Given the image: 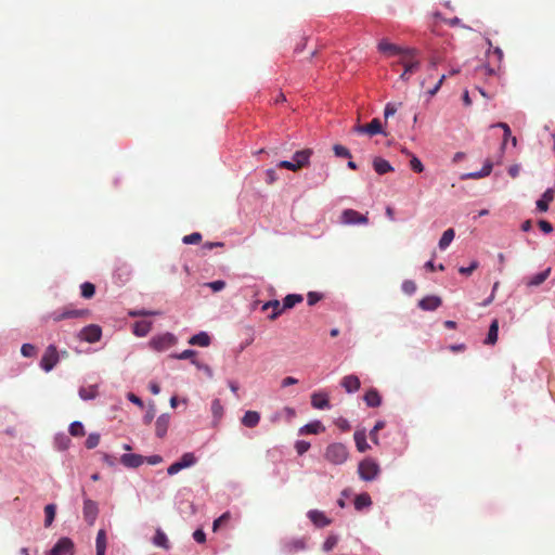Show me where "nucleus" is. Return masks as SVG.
<instances>
[{
  "label": "nucleus",
  "mask_w": 555,
  "mask_h": 555,
  "mask_svg": "<svg viewBox=\"0 0 555 555\" xmlns=\"http://www.w3.org/2000/svg\"><path fill=\"white\" fill-rule=\"evenodd\" d=\"M211 413L216 420H220L223 415V406L219 399H215L211 402Z\"/></svg>",
  "instance_id": "44"
},
{
  "label": "nucleus",
  "mask_w": 555,
  "mask_h": 555,
  "mask_svg": "<svg viewBox=\"0 0 555 555\" xmlns=\"http://www.w3.org/2000/svg\"><path fill=\"white\" fill-rule=\"evenodd\" d=\"M501 68H499L498 65L495 67H492L490 63L482 64L475 69L476 76L480 78L499 76Z\"/></svg>",
  "instance_id": "22"
},
{
  "label": "nucleus",
  "mask_w": 555,
  "mask_h": 555,
  "mask_svg": "<svg viewBox=\"0 0 555 555\" xmlns=\"http://www.w3.org/2000/svg\"><path fill=\"white\" fill-rule=\"evenodd\" d=\"M442 304V300L438 296H426L418 301V307L424 311H435Z\"/></svg>",
  "instance_id": "15"
},
{
  "label": "nucleus",
  "mask_w": 555,
  "mask_h": 555,
  "mask_svg": "<svg viewBox=\"0 0 555 555\" xmlns=\"http://www.w3.org/2000/svg\"><path fill=\"white\" fill-rule=\"evenodd\" d=\"M372 504L371 496L367 493H361L354 499V507L358 511H361L364 507H367Z\"/></svg>",
  "instance_id": "38"
},
{
  "label": "nucleus",
  "mask_w": 555,
  "mask_h": 555,
  "mask_svg": "<svg viewBox=\"0 0 555 555\" xmlns=\"http://www.w3.org/2000/svg\"><path fill=\"white\" fill-rule=\"evenodd\" d=\"M488 50L486 52L487 56L490 57L491 55L495 59V64L501 68L503 60H504V53L499 47H493L492 41L490 39H487Z\"/></svg>",
  "instance_id": "24"
},
{
  "label": "nucleus",
  "mask_w": 555,
  "mask_h": 555,
  "mask_svg": "<svg viewBox=\"0 0 555 555\" xmlns=\"http://www.w3.org/2000/svg\"><path fill=\"white\" fill-rule=\"evenodd\" d=\"M270 308L272 309V313L269 315L270 320H275L279 315H281L285 311L283 305L281 306L280 301L276 299L267 301L262 306L263 311H266Z\"/></svg>",
  "instance_id": "25"
},
{
  "label": "nucleus",
  "mask_w": 555,
  "mask_h": 555,
  "mask_svg": "<svg viewBox=\"0 0 555 555\" xmlns=\"http://www.w3.org/2000/svg\"><path fill=\"white\" fill-rule=\"evenodd\" d=\"M498 333H499V321L494 319L489 327V332L487 338L485 339L486 345H494L498 341Z\"/></svg>",
  "instance_id": "32"
},
{
  "label": "nucleus",
  "mask_w": 555,
  "mask_h": 555,
  "mask_svg": "<svg viewBox=\"0 0 555 555\" xmlns=\"http://www.w3.org/2000/svg\"><path fill=\"white\" fill-rule=\"evenodd\" d=\"M189 344L193 346L207 347L210 344V337L207 333L201 332L196 335H193L190 338Z\"/></svg>",
  "instance_id": "31"
},
{
  "label": "nucleus",
  "mask_w": 555,
  "mask_h": 555,
  "mask_svg": "<svg viewBox=\"0 0 555 555\" xmlns=\"http://www.w3.org/2000/svg\"><path fill=\"white\" fill-rule=\"evenodd\" d=\"M81 296L86 299H90L95 294V286L90 282H85L80 285Z\"/></svg>",
  "instance_id": "41"
},
{
  "label": "nucleus",
  "mask_w": 555,
  "mask_h": 555,
  "mask_svg": "<svg viewBox=\"0 0 555 555\" xmlns=\"http://www.w3.org/2000/svg\"><path fill=\"white\" fill-rule=\"evenodd\" d=\"M410 166L415 172H422L424 170L422 162L415 156H413L410 160Z\"/></svg>",
  "instance_id": "59"
},
{
  "label": "nucleus",
  "mask_w": 555,
  "mask_h": 555,
  "mask_svg": "<svg viewBox=\"0 0 555 555\" xmlns=\"http://www.w3.org/2000/svg\"><path fill=\"white\" fill-rule=\"evenodd\" d=\"M446 77H447L446 75H442V76L439 78V80L437 81V83L434 86V88H431V89H429V90L427 91V93L429 94V96H434V95L439 91V89L441 88V86H442V83H443V81H444Z\"/></svg>",
  "instance_id": "62"
},
{
  "label": "nucleus",
  "mask_w": 555,
  "mask_h": 555,
  "mask_svg": "<svg viewBox=\"0 0 555 555\" xmlns=\"http://www.w3.org/2000/svg\"><path fill=\"white\" fill-rule=\"evenodd\" d=\"M170 416L169 414H162L155 424V433L158 438L165 437L169 427Z\"/></svg>",
  "instance_id": "23"
},
{
  "label": "nucleus",
  "mask_w": 555,
  "mask_h": 555,
  "mask_svg": "<svg viewBox=\"0 0 555 555\" xmlns=\"http://www.w3.org/2000/svg\"><path fill=\"white\" fill-rule=\"evenodd\" d=\"M312 154H313V151L311 149H304V150L297 151L293 155V160L298 166V169H301L309 165L310 157Z\"/></svg>",
  "instance_id": "19"
},
{
  "label": "nucleus",
  "mask_w": 555,
  "mask_h": 555,
  "mask_svg": "<svg viewBox=\"0 0 555 555\" xmlns=\"http://www.w3.org/2000/svg\"><path fill=\"white\" fill-rule=\"evenodd\" d=\"M202 240V235L201 233L198 232H194L192 234H189V235H185L183 238H182V242L184 244H197L199 243Z\"/></svg>",
  "instance_id": "50"
},
{
  "label": "nucleus",
  "mask_w": 555,
  "mask_h": 555,
  "mask_svg": "<svg viewBox=\"0 0 555 555\" xmlns=\"http://www.w3.org/2000/svg\"><path fill=\"white\" fill-rule=\"evenodd\" d=\"M348 450L345 444L335 442L326 447L324 457L334 465H341L348 459Z\"/></svg>",
  "instance_id": "2"
},
{
  "label": "nucleus",
  "mask_w": 555,
  "mask_h": 555,
  "mask_svg": "<svg viewBox=\"0 0 555 555\" xmlns=\"http://www.w3.org/2000/svg\"><path fill=\"white\" fill-rule=\"evenodd\" d=\"M82 513H83L85 520L90 526H93L96 520L98 514H99V507H98L96 502H94L90 499H85Z\"/></svg>",
  "instance_id": "11"
},
{
  "label": "nucleus",
  "mask_w": 555,
  "mask_h": 555,
  "mask_svg": "<svg viewBox=\"0 0 555 555\" xmlns=\"http://www.w3.org/2000/svg\"><path fill=\"white\" fill-rule=\"evenodd\" d=\"M385 427V422L384 421H378L375 426L373 427V429L370 431V438L371 440L377 444L378 443V431L382 430L383 428Z\"/></svg>",
  "instance_id": "45"
},
{
  "label": "nucleus",
  "mask_w": 555,
  "mask_h": 555,
  "mask_svg": "<svg viewBox=\"0 0 555 555\" xmlns=\"http://www.w3.org/2000/svg\"><path fill=\"white\" fill-rule=\"evenodd\" d=\"M373 167L378 175H385L387 172L393 171L390 163L382 157H375L373 159Z\"/></svg>",
  "instance_id": "29"
},
{
  "label": "nucleus",
  "mask_w": 555,
  "mask_h": 555,
  "mask_svg": "<svg viewBox=\"0 0 555 555\" xmlns=\"http://www.w3.org/2000/svg\"><path fill=\"white\" fill-rule=\"evenodd\" d=\"M153 543L158 546V547H163L165 550H168L170 547L169 545V541H168V538L166 535V533L160 530V529H157L156 530V533L153 538Z\"/></svg>",
  "instance_id": "35"
},
{
  "label": "nucleus",
  "mask_w": 555,
  "mask_h": 555,
  "mask_svg": "<svg viewBox=\"0 0 555 555\" xmlns=\"http://www.w3.org/2000/svg\"><path fill=\"white\" fill-rule=\"evenodd\" d=\"M340 222L346 225L367 224L369 218L354 209H345L340 215Z\"/></svg>",
  "instance_id": "7"
},
{
  "label": "nucleus",
  "mask_w": 555,
  "mask_h": 555,
  "mask_svg": "<svg viewBox=\"0 0 555 555\" xmlns=\"http://www.w3.org/2000/svg\"><path fill=\"white\" fill-rule=\"evenodd\" d=\"M120 462L130 468H137L139 467V455L137 454H124L120 457Z\"/></svg>",
  "instance_id": "39"
},
{
  "label": "nucleus",
  "mask_w": 555,
  "mask_h": 555,
  "mask_svg": "<svg viewBox=\"0 0 555 555\" xmlns=\"http://www.w3.org/2000/svg\"><path fill=\"white\" fill-rule=\"evenodd\" d=\"M195 456L193 453H184L180 461L172 463L167 472L169 475H175L179 473L181 469L192 466L195 463Z\"/></svg>",
  "instance_id": "12"
},
{
  "label": "nucleus",
  "mask_w": 555,
  "mask_h": 555,
  "mask_svg": "<svg viewBox=\"0 0 555 555\" xmlns=\"http://www.w3.org/2000/svg\"><path fill=\"white\" fill-rule=\"evenodd\" d=\"M353 438L359 452H365L371 448L366 442V434L364 430H357L353 435Z\"/></svg>",
  "instance_id": "30"
},
{
  "label": "nucleus",
  "mask_w": 555,
  "mask_h": 555,
  "mask_svg": "<svg viewBox=\"0 0 555 555\" xmlns=\"http://www.w3.org/2000/svg\"><path fill=\"white\" fill-rule=\"evenodd\" d=\"M338 542V538L334 534L327 537V539L323 543V551L330 552L332 551Z\"/></svg>",
  "instance_id": "46"
},
{
  "label": "nucleus",
  "mask_w": 555,
  "mask_h": 555,
  "mask_svg": "<svg viewBox=\"0 0 555 555\" xmlns=\"http://www.w3.org/2000/svg\"><path fill=\"white\" fill-rule=\"evenodd\" d=\"M195 356H196L195 350L188 349V350L182 351L179 354H173L172 357L176 359H180V360L191 359V361H192L193 359H195Z\"/></svg>",
  "instance_id": "55"
},
{
  "label": "nucleus",
  "mask_w": 555,
  "mask_h": 555,
  "mask_svg": "<svg viewBox=\"0 0 555 555\" xmlns=\"http://www.w3.org/2000/svg\"><path fill=\"white\" fill-rule=\"evenodd\" d=\"M323 298V295L317 292H309L307 295V301L309 306H314Z\"/></svg>",
  "instance_id": "53"
},
{
  "label": "nucleus",
  "mask_w": 555,
  "mask_h": 555,
  "mask_svg": "<svg viewBox=\"0 0 555 555\" xmlns=\"http://www.w3.org/2000/svg\"><path fill=\"white\" fill-rule=\"evenodd\" d=\"M100 442V435L99 434H90L86 440V448L87 449H94L95 447H98Z\"/></svg>",
  "instance_id": "47"
},
{
  "label": "nucleus",
  "mask_w": 555,
  "mask_h": 555,
  "mask_svg": "<svg viewBox=\"0 0 555 555\" xmlns=\"http://www.w3.org/2000/svg\"><path fill=\"white\" fill-rule=\"evenodd\" d=\"M69 434L74 437H82L85 436L86 431H85V427L82 425V423L76 421V422H73L70 425H69Z\"/></svg>",
  "instance_id": "43"
},
{
  "label": "nucleus",
  "mask_w": 555,
  "mask_h": 555,
  "mask_svg": "<svg viewBox=\"0 0 555 555\" xmlns=\"http://www.w3.org/2000/svg\"><path fill=\"white\" fill-rule=\"evenodd\" d=\"M554 196H555V191L554 189H547L542 197L537 202V208L540 210V211H547L548 209V204L554 199Z\"/></svg>",
  "instance_id": "26"
},
{
  "label": "nucleus",
  "mask_w": 555,
  "mask_h": 555,
  "mask_svg": "<svg viewBox=\"0 0 555 555\" xmlns=\"http://www.w3.org/2000/svg\"><path fill=\"white\" fill-rule=\"evenodd\" d=\"M397 64L402 65L404 68L403 73L400 75V79L404 81L409 80L410 75L414 74L420 68L421 62L418 59V51L416 49L409 48L404 51V54H402L399 61L392 64V66L395 67Z\"/></svg>",
  "instance_id": "1"
},
{
  "label": "nucleus",
  "mask_w": 555,
  "mask_h": 555,
  "mask_svg": "<svg viewBox=\"0 0 555 555\" xmlns=\"http://www.w3.org/2000/svg\"><path fill=\"white\" fill-rule=\"evenodd\" d=\"M354 131L358 133H365L371 137L383 133V126L378 118H374L371 122L366 125H357L354 127Z\"/></svg>",
  "instance_id": "13"
},
{
  "label": "nucleus",
  "mask_w": 555,
  "mask_h": 555,
  "mask_svg": "<svg viewBox=\"0 0 555 555\" xmlns=\"http://www.w3.org/2000/svg\"><path fill=\"white\" fill-rule=\"evenodd\" d=\"M340 385L345 388L347 392L352 393L360 389L361 383L357 375L350 374L343 377Z\"/></svg>",
  "instance_id": "21"
},
{
  "label": "nucleus",
  "mask_w": 555,
  "mask_h": 555,
  "mask_svg": "<svg viewBox=\"0 0 555 555\" xmlns=\"http://www.w3.org/2000/svg\"><path fill=\"white\" fill-rule=\"evenodd\" d=\"M402 291L408 294V295H412L415 293L416 291V284L414 281H411V280H405L403 283H402Z\"/></svg>",
  "instance_id": "52"
},
{
  "label": "nucleus",
  "mask_w": 555,
  "mask_h": 555,
  "mask_svg": "<svg viewBox=\"0 0 555 555\" xmlns=\"http://www.w3.org/2000/svg\"><path fill=\"white\" fill-rule=\"evenodd\" d=\"M78 337L90 344L96 343L102 337V328L96 324L87 325L79 332Z\"/></svg>",
  "instance_id": "9"
},
{
  "label": "nucleus",
  "mask_w": 555,
  "mask_h": 555,
  "mask_svg": "<svg viewBox=\"0 0 555 555\" xmlns=\"http://www.w3.org/2000/svg\"><path fill=\"white\" fill-rule=\"evenodd\" d=\"M209 288H211L214 292H220L225 287V282L222 280L209 282L205 284Z\"/></svg>",
  "instance_id": "57"
},
{
  "label": "nucleus",
  "mask_w": 555,
  "mask_h": 555,
  "mask_svg": "<svg viewBox=\"0 0 555 555\" xmlns=\"http://www.w3.org/2000/svg\"><path fill=\"white\" fill-rule=\"evenodd\" d=\"M333 151L337 157H351L349 150L340 144H335Z\"/></svg>",
  "instance_id": "49"
},
{
  "label": "nucleus",
  "mask_w": 555,
  "mask_h": 555,
  "mask_svg": "<svg viewBox=\"0 0 555 555\" xmlns=\"http://www.w3.org/2000/svg\"><path fill=\"white\" fill-rule=\"evenodd\" d=\"M309 448H310V443L305 440H299L295 444V449L299 455H302L304 453H306L309 450Z\"/></svg>",
  "instance_id": "56"
},
{
  "label": "nucleus",
  "mask_w": 555,
  "mask_h": 555,
  "mask_svg": "<svg viewBox=\"0 0 555 555\" xmlns=\"http://www.w3.org/2000/svg\"><path fill=\"white\" fill-rule=\"evenodd\" d=\"M96 555H105L106 550V532L104 529H100L95 540Z\"/></svg>",
  "instance_id": "33"
},
{
  "label": "nucleus",
  "mask_w": 555,
  "mask_h": 555,
  "mask_svg": "<svg viewBox=\"0 0 555 555\" xmlns=\"http://www.w3.org/2000/svg\"><path fill=\"white\" fill-rule=\"evenodd\" d=\"M454 236H455V232L453 229L450 228V229L446 230L439 240V244H438L439 248L442 250L447 249L450 246V244L452 243V241L454 240Z\"/></svg>",
  "instance_id": "34"
},
{
  "label": "nucleus",
  "mask_w": 555,
  "mask_h": 555,
  "mask_svg": "<svg viewBox=\"0 0 555 555\" xmlns=\"http://www.w3.org/2000/svg\"><path fill=\"white\" fill-rule=\"evenodd\" d=\"M55 511H56V507L54 504H48L44 507V515H46L44 526L46 527H50L52 525L54 517H55Z\"/></svg>",
  "instance_id": "42"
},
{
  "label": "nucleus",
  "mask_w": 555,
  "mask_h": 555,
  "mask_svg": "<svg viewBox=\"0 0 555 555\" xmlns=\"http://www.w3.org/2000/svg\"><path fill=\"white\" fill-rule=\"evenodd\" d=\"M477 268H478V262H477V261H473V262L470 263V266H469V267H467V268H466V267H461V268L459 269V272H460L461 274H464V275H469V274H472V273H473V271H475Z\"/></svg>",
  "instance_id": "60"
},
{
  "label": "nucleus",
  "mask_w": 555,
  "mask_h": 555,
  "mask_svg": "<svg viewBox=\"0 0 555 555\" xmlns=\"http://www.w3.org/2000/svg\"><path fill=\"white\" fill-rule=\"evenodd\" d=\"M551 271H552V268L548 267V268H546L542 272H539V273H537V274H534V275H532L530 278H526L525 279L526 286H528V287H535V286L541 285L550 276Z\"/></svg>",
  "instance_id": "20"
},
{
  "label": "nucleus",
  "mask_w": 555,
  "mask_h": 555,
  "mask_svg": "<svg viewBox=\"0 0 555 555\" xmlns=\"http://www.w3.org/2000/svg\"><path fill=\"white\" fill-rule=\"evenodd\" d=\"M496 127H500L503 129V134H504V140H503V143H502V149L505 147V144H506V141L508 138H511L512 135V131H511V128L505 122H499L498 125H495Z\"/></svg>",
  "instance_id": "54"
},
{
  "label": "nucleus",
  "mask_w": 555,
  "mask_h": 555,
  "mask_svg": "<svg viewBox=\"0 0 555 555\" xmlns=\"http://www.w3.org/2000/svg\"><path fill=\"white\" fill-rule=\"evenodd\" d=\"M308 538H299V539H293L284 543L283 550L288 553H297L299 551H304L307 546Z\"/></svg>",
  "instance_id": "17"
},
{
  "label": "nucleus",
  "mask_w": 555,
  "mask_h": 555,
  "mask_svg": "<svg viewBox=\"0 0 555 555\" xmlns=\"http://www.w3.org/2000/svg\"><path fill=\"white\" fill-rule=\"evenodd\" d=\"M60 356L54 345H49L41 358L40 367L44 372H50L57 364Z\"/></svg>",
  "instance_id": "5"
},
{
  "label": "nucleus",
  "mask_w": 555,
  "mask_h": 555,
  "mask_svg": "<svg viewBox=\"0 0 555 555\" xmlns=\"http://www.w3.org/2000/svg\"><path fill=\"white\" fill-rule=\"evenodd\" d=\"M308 518L318 528H324L331 525L332 520L321 511L311 509L307 514Z\"/></svg>",
  "instance_id": "14"
},
{
  "label": "nucleus",
  "mask_w": 555,
  "mask_h": 555,
  "mask_svg": "<svg viewBox=\"0 0 555 555\" xmlns=\"http://www.w3.org/2000/svg\"><path fill=\"white\" fill-rule=\"evenodd\" d=\"M98 395V390L95 386L81 387L79 389V396L82 400L94 399Z\"/></svg>",
  "instance_id": "40"
},
{
  "label": "nucleus",
  "mask_w": 555,
  "mask_h": 555,
  "mask_svg": "<svg viewBox=\"0 0 555 555\" xmlns=\"http://www.w3.org/2000/svg\"><path fill=\"white\" fill-rule=\"evenodd\" d=\"M363 399L370 408H377L382 403V397L375 388L366 391Z\"/></svg>",
  "instance_id": "27"
},
{
  "label": "nucleus",
  "mask_w": 555,
  "mask_h": 555,
  "mask_svg": "<svg viewBox=\"0 0 555 555\" xmlns=\"http://www.w3.org/2000/svg\"><path fill=\"white\" fill-rule=\"evenodd\" d=\"M163 461L162 456L159 455H152V456H146V457H143L141 455V464L143 462H146L149 463L150 465H156V464H159L160 462Z\"/></svg>",
  "instance_id": "61"
},
{
  "label": "nucleus",
  "mask_w": 555,
  "mask_h": 555,
  "mask_svg": "<svg viewBox=\"0 0 555 555\" xmlns=\"http://www.w3.org/2000/svg\"><path fill=\"white\" fill-rule=\"evenodd\" d=\"M193 539L197 543H204L206 541V534L202 529H197L193 532Z\"/></svg>",
  "instance_id": "63"
},
{
  "label": "nucleus",
  "mask_w": 555,
  "mask_h": 555,
  "mask_svg": "<svg viewBox=\"0 0 555 555\" xmlns=\"http://www.w3.org/2000/svg\"><path fill=\"white\" fill-rule=\"evenodd\" d=\"M311 405L319 410L330 409L328 395L323 391L313 392L311 395Z\"/></svg>",
  "instance_id": "16"
},
{
  "label": "nucleus",
  "mask_w": 555,
  "mask_h": 555,
  "mask_svg": "<svg viewBox=\"0 0 555 555\" xmlns=\"http://www.w3.org/2000/svg\"><path fill=\"white\" fill-rule=\"evenodd\" d=\"M278 167L279 168H283V169H288L291 171H298V166L293 162H289V160H281L279 164H278Z\"/></svg>",
  "instance_id": "58"
},
{
  "label": "nucleus",
  "mask_w": 555,
  "mask_h": 555,
  "mask_svg": "<svg viewBox=\"0 0 555 555\" xmlns=\"http://www.w3.org/2000/svg\"><path fill=\"white\" fill-rule=\"evenodd\" d=\"M230 513L229 512H225L223 513L219 518H217L214 524H212V530L214 531H217L218 528L224 524H227L229 520H230Z\"/></svg>",
  "instance_id": "48"
},
{
  "label": "nucleus",
  "mask_w": 555,
  "mask_h": 555,
  "mask_svg": "<svg viewBox=\"0 0 555 555\" xmlns=\"http://www.w3.org/2000/svg\"><path fill=\"white\" fill-rule=\"evenodd\" d=\"M304 300V297L299 294H289L283 300L284 310L292 309L297 304H300Z\"/></svg>",
  "instance_id": "37"
},
{
  "label": "nucleus",
  "mask_w": 555,
  "mask_h": 555,
  "mask_svg": "<svg viewBox=\"0 0 555 555\" xmlns=\"http://www.w3.org/2000/svg\"><path fill=\"white\" fill-rule=\"evenodd\" d=\"M89 314L90 311L88 309H74L72 307H64L51 312L49 318L54 322H60L66 319L87 318Z\"/></svg>",
  "instance_id": "4"
},
{
  "label": "nucleus",
  "mask_w": 555,
  "mask_h": 555,
  "mask_svg": "<svg viewBox=\"0 0 555 555\" xmlns=\"http://www.w3.org/2000/svg\"><path fill=\"white\" fill-rule=\"evenodd\" d=\"M539 228L544 232V233H551L553 231V225L551 222L546 221V220H540L539 221Z\"/></svg>",
  "instance_id": "64"
},
{
  "label": "nucleus",
  "mask_w": 555,
  "mask_h": 555,
  "mask_svg": "<svg viewBox=\"0 0 555 555\" xmlns=\"http://www.w3.org/2000/svg\"><path fill=\"white\" fill-rule=\"evenodd\" d=\"M21 352L26 358L34 357L36 354V347L31 344H24L21 348Z\"/></svg>",
  "instance_id": "51"
},
{
  "label": "nucleus",
  "mask_w": 555,
  "mask_h": 555,
  "mask_svg": "<svg viewBox=\"0 0 555 555\" xmlns=\"http://www.w3.org/2000/svg\"><path fill=\"white\" fill-rule=\"evenodd\" d=\"M358 474L364 481H372L380 474V467L376 460L366 457L359 463Z\"/></svg>",
  "instance_id": "3"
},
{
  "label": "nucleus",
  "mask_w": 555,
  "mask_h": 555,
  "mask_svg": "<svg viewBox=\"0 0 555 555\" xmlns=\"http://www.w3.org/2000/svg\"><path fill=\"white\" fill-rule=\"evenodd\" d=\"M492 168H493V163L490 159H487L485 162L481 170L465 173L462 176V179L463 180H467V179L477 180V179L488 177L491 173Z\"/></svg>",
  "instance_id": "18"
},
{
  "label": "nucleus",
  "mask_w": 555,
  "mask_h": 555,
  "mask_svg": "<svg viewBox=\"0 0 555 555\" xmlns=\"http://www.w3.org/2000/svg\"><path fill=\"white\" fill-rule=\"evenodd\" d=\"M324 426L322 425L321 422L319 421H315V422H312V423H309L307 425H305L304 427L300 428V434H313V435H317L321 431H324Z\"/></svg>",
  "instance_id": "36"
},
{
  "label": "nucleus",
  "mask_w": 555,
  "mask_h": 555,
  "mask_svg": "<svg viewBox=\"0 0 555 555\" xmlns=\"http://www.w3.org/2000/svg\"><path fill=\"white\" fill-rule=\"evenodd\" d=\"M260 422V414L257 411H247L242 417V424L245 427L254 428Z\"/></svg>",
  "instance_id": "28"
},
{
  "label": "nucleus",
  "mask_w": 555,
  "mask_h": 555,
  "mask_svg": "<svg viewBox=\"0 0 555 555\" xmlns=\"http://www.w3.org/2000/svg\"><path fill=\"white\" fill-rule=\"evenodd\" d=\"M48 555H74V543L69 538H61Z\"/></svg>",
  "instance_id": "10"
},
{
  "label": "nucleus",
  "mask_w": 555,
  "mask_h": 555,
  "mask_svg": "<svg viewBox=\"0 0 555 555\" xmlns=\"http://www.w3.org/2000/svg\"><path fill=\"white\" fill-rule=\"evenodd\" d=\"M409 48H402L395 43L389 42L387 39H382L377 44V50L387 57L398 55L399 59L404 54Z\"/></svg>",
  "instance_id": "8"
},
{
  "label": "nucleus",
  "mask_w": 555,
  "mask_h": 555,
  "mask_svg": "<svg viewBox=\"0 0 555 555\" xmlns=\"http://www.w3.org/2000/svg\"><path fill=\"white\" fill-rule=\"evenodd\" d=\"M176 344V337L170 333H165L153 337L149 346L155 351H164Z\"/></svg>",
  "instance_id": "6"
}]
</instances>
